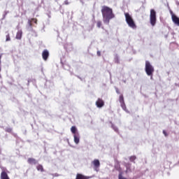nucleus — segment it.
<instances>
[{"mask_svg": "<svg viewBox=\"0 0 179 179\" xmlns=\"http://www.w3.org/2000/svg\"><path fill=\"white\" fill-rule=\"evenodd\" d=\"M101 12L103 16V22L105 23V24H109L110 20L115 17V15H114V13H113V9L108 6H102Z\"/></svg>", "mask_w": 179, "mask_h": 179, "instance_id": "f257e3e1", "label": "nucleus"}, {"mask_svg": "<svg viewBox=\"0 0 179 179\" xmlns=\"http://www.w3.org/2000/svg\"><path fill=\"white\" fill-rule=\"evenodd\" d=\"M126 23L128 24L129 27L131 29H136V24H135V21L128 13H124Z\"/></svg>", "mask_w": 179, "mask_h": 179, "instance_id": "f03ea898", "label": "nucleus"}, {"mask_svg": "<svg viewBox=\"0 0 179 179\" xmlns=\"http://www.w3.org/2000/svg\"><path fill=\"white\" fill-rule=\"evenodd\" d=\"M145 71L148 76H152L155 72V68L152 66L150 61H145Z\"/></svg>", "mask_w": 179, "mask_h": 179, "instance_id": "7ed1b4c3", "label": "nucleus"}, {"mask_svg": "<svg viewBox=\"0 0 179 179\" xmlns=\"http://www.w3.org/2000/svg\"><path fill=\"white\" fill-rule=\"evenodd\" d=\"M157 21V18L156 17V11L153 9L150 10V23L151 26H156V22Z\"/></svg>", "mask_w": 179, "mask_h": 179, "instance_id": "20e7f679", "label": "nucleus"}, {"mask_svg": "<svg viewBox=\"0 0 179 179\" xmlns=\"http://www.w3.org/2000/svg\"><path fill=\"white\" fill-rule=\"evenodd\" d=\"M26 29L28 31H33V24H31V20H28Z\"/></svg>", "mask_w": 179, "mask_h": 179, "instance_id": "39448f33", "label": "nucleus"}, {"mask_svg": "<svg viewBox=\"0 0 179 179\" xmlns=\"http://www.w3.org/2000/svg\"><path fill=\"white\" fill-rule=\"evenodd\" d=\"M42 57L44 61H47V59H48V57H50V52H48V50H44L42 52Z\"/></svg>", "mask_w": 179, "mask_h": 179, "instance_id": "423d86ee", "label": "nucleus"}, {"mask_svg": "<svg viewBox=\"0 0 179 179\" xmlns=\"http://www.w3.org/2000/svg\"><path fill=\"white\" fill-rule=\"evenodd\" d=\"M96 105L97 107H99V108L103 107V106H104V101H102L101 99H98V100L96 102Z\"/></svg>", "mask_w": 179, "mask_h": 179, "instance_id": "0eeeda50", "label": "nucleus"}, {"mask_svg": "<svg viewBox=\"0 0 179 179\" xmlns=\"http://www.w3.org/2000/svg\"><path fill=\"white\" fill-rule=\"evenodd\" d=\"M0 178L1 179H10V178H9V176H8V173L5 171H3L1 173Z\"/></svg>", "mask_w": 179, "mask_h": 179, "instance_id": "6e6552de", "label": "nucleus"}, {"mask_svg": "<svg viewBox=\"0 0 179 179\" xmlns=\"http://www.w3.org/2000/svg\"><path fill=\"white\" fill-rule=\"evenodd\" d=\"M172 21L175 24H176V26L179 27V17H177L176 15H173Z\"/></svg>", "mask_w": 179, "mask_h": 179, "instance_id": "1a4fd4ad", "label": "nucleus"}, {"mask_svg": "<svg viewBox=\"0 0 179 179\" xmlns=\"http://www.w3.org/2000/svg\"><path fill=\"white\" fill-rule=\"evenodd\" d=\"M92 164L95 169H99L100 167V161H99V159H94L92 162Z\"/></svg>", "mask_w": 179, "mask_h": 179, "instance_id": "9d476101", "label": "nucleus"}, {"mask_svg": "<svg viewBox=\"0 0 179 179\" xmlns=\"http://www.w3.org/2000/svg\"><path fill=\"white\" fill-rule=\"evenodd\" d=\"M27 162L29 164H37V160H36L34 158H29L27 159Z\"/></svg>", "mask_w": 179, "mask_h": 179, "instance_id": "9b49d317", "label": "nucleus"}, {"mask_svg": "<svg viewBox=\"0 0 179 179\" xmlns=\"http://www.w3.org/2000/svg\"><path fill=\"white\" fill-rule=\"evenodd\" d=\"M22 34H23V32L22 31V30H20L17 32L15 38L17 40H22Z\"/></svg>", "mask_w": 179, "mask_h": 179, "instance_id": "f8f14e48", "label": "nucleus"}, {"mask_svg": "<svg viewBox=\"0 0 179 179\" xmlns=\"http://www.w3.org/2000/svg\"><path fill=\"white\" fill-rule=\"evenodd\" d=\"M78 129H76V127L73 126L71 128V131L72 132V134H73V135H78L79 133H77Z\"/></svg>", "mask_w": 179, "mask_h": 179, "instance_id": "ddd939ff", "label": "nucleus"}, {"mask_svg": "<svg viewBox=\"0 0 179 179\" xmlns=\"http://www.w3.org/2000/svg\"><path fill=\"white\" fill-rule=\"evenodd\" d=\"M73 138H74L75 143H76V145H78V143H79V141H80L79 134H74Z\"/></svg>", "mask_w": 179, "mask_h": 179, "instance_id": "4468645a", "label": "nucleus"}, {"mask_svg": "<svg viewBox=\"0 0 179 179\" xmlns=\"http://www.w3.org/2000/svg\"><path fill=\"white\" fill-rule=\"evenodd\" d=\"M114 62L115 64H120V56H118V54L115 55Z\"/></svg>", "mask_w": 179, "mask_h": 179, "instance_id": "2eb2a0df", "label": "nucleus"}, {"mask_svg": "<svg viewBox=\"0 0 179 179\" xmlns=\"http://www.w3.org/2000/svg\"><path fill=\"white\" fill-rule=\"evenodd\" d=\"M36 170H38V171H41V173H43V171H44V168L43 167V165L38 164V165L36 166Z\"/></svg>", "mask_w": 179, "mask_h": 179, "instance_id": "dca6fc26", "label": "nucleus"}, {"mask_svg": "<svg viewBox=\"0 0 179 179\" xmlns=\"http://www.w3.org/2000/svg\"><path fill=\"white\" fill-rule=\"evenodd\" d=\"M119 101H120V104H124V103H125L124 102V96H122V95H120V96Z\"/></svg>", "mask_w": 179, "mask_h": 179, "instance_id": "f3484780", "label": "nucleus"}, {"mask_svg": "<svg viewBox=\"0 0 179 179\" xmlns=\"http://www.w3.org/2000/svg\"><path fill=\"white\" fill-rule=\"evenodd\" d=\"M129 160H130V162H135V160H136V156H135V155L131 156L129 157Z\"/></svg>", "mask_w": 179, "mask_h": 179, "instance_id": "a211bd4d", "label": "nucleus"}, {"mask_svg": "<svg viewBox=\"0 0 179 179\" xmlns=\"http://www.w3.org/2000/svg\"><path fill=\"white\" fill-rule=\"evenodd\" d=\"M30 33H31L32 36H34V37H37V32H36V31L33 29L32 31H29Z\"/></svg>", "mask_w": 179, "mask_h": 179, "instance_id": "6ab92c4d", "label": "nucleus"}, {"mask_svg": "<svg viewBox=\"0 0 179 179\" xmlns=\"http://www.w3.org/2000/svg\"><path fill=\"white\" fill-rule=\"evenodd\" d=\"M6 41H10V36L9 35V33L6 36Z\"/></svg>", "mask_w": 179, "mask_h": 179, "instance_id": "aec40b11", "label": "nucleus"}, {"mask_svg": "<svg viewBox=\"0 0 179 179\" xmlns=\"http://www.w3.org/2000/svg\"><path fill=\"white\" fill-rule=\"evenodd\" d=\"M8 13H9V11H4L3 15V17H2V20H5V17H6V15H8Z\"/></svg>", "mask_w": 179, "mask_h": 179, "instance_id": "412c9836", "label": "nucleus"}, {"mask_svg": "<svg viewBox=\"0 0 179 179\" xmlns=\"http://www.w3.org/2000/svg\"><path fill=\"white\" fill-rule=\"evenodd\" d=\"M121 107L124 111H127V106H125V103H121Z\"/></svg>", "mask_w": 179, "mask_h": 179, "instance_id": "4be33fe9", "label": "nucleus"}, {"mask_svg": "<svg viewBox=\"0 0 179 179\" xmlns=\"http://www.w3.org/2000/svg\"><path fill=\"white\" fill-rule=\"evenodd\" d=\"M6 132H8L9 134H10V132H12V128L10 127H7L5 129Z\"/></svg>", "mask_w": 179, "mask_h": 179, "instance_id": "5701e85b", "label": "nucleus"}, {"mask_svg": "<svg viewBox=\"0 0 179 179\" xmlns=\"http://www.w3.org/2000/svg\"><path fill=\"white\" fill-rule=\"evenodd\" d=\"M96 26H97V27H99V29H100V27H101V22L98 21L96 23Z\"/></svg>", "mask_w": 179, "mask_h": 179, "instance_id": "b1692460", "label": "nucleus"}, {"mask_svg": "<svg viewBox=\"0 0 179 179\" xmlns=\"http://www.w3.org/2000/svg\"><path fill=\"white\" fill-rule=\"evenodd\" d=\"M112 127L113 128L114 131H115V132H118V128L114 127V125H112Z\"/></svg>", "mask_w": 179, "mask_h": 179, "instance_id": "393cba45", "label": "nucleus"}, {"mask_svg": "<svg viewBox=\"0 0 179 179\" xmlns=\"http://www.w3.org/2000/svg\"><path fill=\"white\" fill-rule=\"evenodd\" d=\"M96 54H97L98 57H101V52H100V50H98L96 52Z\"/></svg>", "mask_w": 179, "mask_h": 179, "instance_id": "a878e982", "label": "nucleus"}, {"mask_svg": "<svg viewBox=\"0 0 179 179\" xmlns=\"http://www.w3.org/2000/svg\"><path fill=\"white\" fill-rule=\"evenodd\" d=\"M115 91H116V93L117 94H120V90H118V87H115Z\"/></svg>", "mask_w": 179, "mask_h": 179, "instance_id": "bb28decb", "label": "nucleus"}, {"mask_svg": "<svg viewBox=\"0 0 179 179\" xmlns=\"http://www.w3.org/2000/svg\"><path fill=\"white\" fill-rule=\"evenodd\" d=\"M170 13H171V17L173 19V16H176V15H174V13H173V11L171 10H170Z\"/></svg>", "mask_w": 179, "mask_h": 179, "instance_id": "cd10ccee", "label": "nucleus"}, {"mask_svg": "<svg viewBox=\"0 0 179 179\" xmlns=\"http://www.w3.org/2000/svg\"><path fill=\"white\" fill-rule=\"evenodd\" d=\"M64 5H69L68 0L64 1Z\"/></svg>", "mask_w": 179, "mask_h": 179, "instance_id": "c85d7f7f", "label": "nucleus"}, {"mask_svg": "<svg viewBox=\"0 0 179 179\" xmlns=\"http://www.w3.org/2000/svg\"><path fill=\"white\" fill-rule=\"evenodd\" d=\"M150 76L151 80H153V73L151 76Z\"/></svg>", "mask_w": 179, "mask_h": 179, "instance_id": "c756f323", "label": "nucleus"}, {"mask_svg": "<svg viewBox=\"0 0 179 179\" xmlns=\"http://www.w3.org/2000/svg\"><path fill=\"white\" fill-rule=\"evenodd\" d=\"M163 134L165 135V136H167V133L166 132V131H163Z\"/></svg>", "mask_w": 179, "mask_h": 179, "instance_id": "7c9ffc66", "label": "nucleus"}, {"mask_svg": "<svg viewBox=\"0 0 179 179\" xmlns=\"http://www.w3.org/2000/svg\"><path fill=\"white\" fill-rule=\"evenodd\" d=\"M35 20H36L35 18H31V22H34Z\"/></svg>", "mask_w": 179, "mask_h": 179, "instance_id": "2f4dec72", "label": "nucleus"}, {"mask_svg": "<svg viewBox=\"0 0 179 179\" xmlns=\"http://www.w3.org/2000/svg\"><path fill=\"white\" fill-rule=\"evenodd\" d=\"M34 23H35L36 24H37V19H35V20H34Z\"/></svg>", "mask_w": 179, "mask_h": 179, "instance_id": "473e14b6", "label": "nucleus"}, {"mask_svg": "<svg viewBox=\"0 0 179 179\" xmlns=\"http://www.w3.org/2000/svg\"><path fill=\"white\" fill-rule=\"evenodd\" d=\"M77 78H78V79L82 80V78L79 76H77Z\"/></svg>", "mask_w": 179, "mask_h": 179, "instance_id": "72a5a7b5", "label": "nucleus"}, {"mask_svg": "<svg viewBox=\"0 0 179 179\" xmlns=\"http://www.w3.org/2000/svg\"><path fill=\"white\" fill-rule=\"evenodd\" d=\"M29 82H30V81H29V80H28V85H29Z\"/></svg>", "mask_w": 179, "mask_h": 179, "instance_id": "f704fd0d", "label": "nucleus"}, {"mask_svg": "<svg viewBox=\"0 0 179 179\" xmlns=\"http://www.w3.org/2000/svg\"><path fill=\"white\" fill-rule=\"evenodd\" d=\"M124 83H127V81H125V80H124Z\"/></svg>", "mask_w": 179, "mask_h": 179, "instance_id": "c9c22d12", "label": "nucleus"}, {"mask_svg": "<svg viewBox=\"0 0 179 179\" xmlns=\"http://www.w3.org/2000/svg\"><path fill=\"white\" fill-rule=\"evenodd\" d=\"M0 72H1V66H0Z\"/></svg>", "mask_w": 179, "mask_h": 179, "instance_id": "e433bc0d", "label": "nucleus"}, {"mask_svg": "<svg viewBox=\"0 0 179 179\" xmlns=\"http://www.w3.org/2000/svg\"><path fill=\"white\" fill-rule=\"evenodd\" d=\"M0 78H1V75H0Z\"/></svg>", "mask_w": 179, "mask_h": 179, "instance_id": "4c0bfd02", "label": "nucleus"}]
</instances>
